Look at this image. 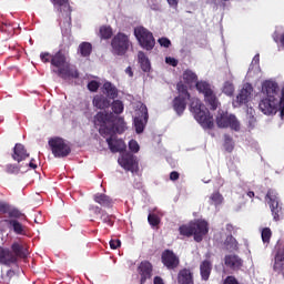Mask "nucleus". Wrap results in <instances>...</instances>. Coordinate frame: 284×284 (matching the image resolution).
Listing matches in <instances>:
<instances>
[{
    "label": "nucleus",
    "mask_w": 284,
    "mask_h": 284,
    "mask_svg": "<svg viewBox=\"0 0 284 284\" xmlns=\"http://www.w3.org/2000/svg\"><path fill=\"white\" fill-rule=\"evenodd\" d=\"M179 232L181 236H194V241H196V243H201L203 237H205L210 232V226L205 220H195L187 224L181 225L179 227Z\"/></svg>",
    "instance_id": "1"
},
{
    "label": "nucleus",
    "mask_w": 284,
    "mask_h": 284,
    "mask_svg": "<svg viewBox=\"0 0 284 284\" xmlns=\"http://www.w3.org/2000/svg\"><path fill=\"white\" fill-rule=\"evenodd\" d=\"M190 111L204 130H212L214 128V118H212L207 108L201 103V100L192 98Z\"/></svg>",
    "instance_id": "2"
},
{
    "label": "nucleus",
    "mask_w": 284,
    "mask_h": 284,
    "mask_svg": "<svg viewBox=\"0 0 284 284\" xmlns=\"http://www.w3.org/2000/svg\"><path fill=\"white\" fill-rule=\"evenodd\" d=\"M51 65L55 68L53 72L58 74V77H61V79H70V77L72 79H77V77H79V72L72 69V65H70V60L61 51L52 57Z\"/></svg>",
    "instance_id": "3"
},
{
    "label": "nucleus",
    "mask_w": 284,
    "mask_h": 284,
    "mask_svg": "<svg viewBox=\"0 0 284 284\" xmlns=\"http://www.w3.org/2000/svg\"><path fill=\"white\" fill-rule=\"evenodd\" d=\"M195 88L200 94H204V101L211 106V110H216L221 105L216 93H214V88L207 81H197Z\"/></svg>",
    "instance_id": "4"
},
{
    "label": "nucleus",
    "mask_w": 284,
    "mask_h": 284,
    "mask_svg": "<svg viewBox=\"0 0 284 284\" xmlns=\"http://www.w3.org/2000/svg\"><path fill=\"white\" fill-rule=\"evenodd\" d=\"M130 45L132 42L125 33L115 34L111 41L112 53L116 57H123L130 50Z\"/></svg>",
    "instance_id": "5"
},
{
    "label": "nucleus",
    "mask_w": 284,
    "mask_h": 284,
    "mask_svg": "<svg viewBox=\"0 0 284 284\" xmlns=\"http://www.w3.org/2000/svg\"><path fill=\"white\" fill-rule=\"evenodd\" d=\"M134 111V128L136 134H142L145 130V125H148V106L142 102H138L135 104Z\"/></svg>",
    "instance_id": "6"
},
{
    "label": "nucleus",
    "mask_w": 284,
    "mask_h": 284,
    "mask_svg": "<svg viewBox=\"0 0 284 284\" xmlns=\"http://www.w3.org/2000/svg\"><path fill=\"white\" fill-rule=\"evenodd\" d=\"M216 125L217 128H223V129L230 128L235 132H239V130H241V122H239V119H236V115L230 114L225 111L217 112Z\"/></svg>",
    "instance_id": "7"
},
{
    "label": "nucleus",
    "mask_w": 284,
    "mask_h": 284,
    "mask_svg": "<svg viewBox=\"0 0 284 284\" xmlns=\"http://www.w3.org/2000/svg\"><path fill=\"white\" fill-rule=\"evenodd\" d=\"M49 146L51 148V152L55 159H63L71 152L70 144L61 138L50 139Z\"/></svg>",
    "instance_id": "8"
},
{
    "label": "nucleus",
    "mask_w": 284,
    "mask_h": 284,
    "mask_svg": "<svg viewBox=\"0 0 284 284\" xmlns=\"http://www.w3.org/2000/svg\"><path fill=\"white\" fill-rule=\"evenodd\" d=\"M134 37L138 39L141 48H144V50H152V48H154V36L144 27H135Z\"/></svg>",
    "instance_id": "9"
},
{
    "label": "nucleus",
    "mask_w": 284,
    "mask_h": 284,
    "mask_svg": "<svg viewBox=\"0 0 284 284\" xmlns=\"http://www.w3.org/2000/svg\"><path fill=\"white\" fill-rule=\"evenodd\" d=\"M254 87H252V83H244L235 99H233V108H241V105H247V103L252 101Z\"/></svg>",
    "instance_id": "10"
},
{
    "label": "nucleus",
    "mask_w": 284,
    "mask_h": 284,
    "mask_svg": "<svg viewBox=\"0 0 284 284\" xmlns=\"http://www.w3.org/2000/svg\"><path fill=\"white\" fill-rule=\"evenodd\" d=\"M178 92L179 97L173 100V110L176 114H181L185 112V100L190 99V93L187 92V87L183 84V82L178 83Z\"/></svg>",
    "instance_id": "11"
},
{
    "label": "nucleus",
    "mask_w": 284,
    "mask_h": 284,
    "mask_svg": "<svg viewBox=\"0 0 284 284\" xmlns=\"http://www.w3.org/2000/svg\"><path fill=\"white\" fill-rule=\"evenodd\" d=\"M266 201L270 205L274 221H281L283 217V207L278 202V193H276L274 190H268L266 194Z\"/></svg>",
    "instance_id": "12"
},
{
    "label": "nucleus",
    "mask_w": 284,
    "mask_h": 284,
    "mask_svg": "<svg viewBox=\"0 0 284 284\" xmlns=\"http://www.w3.org/2000/svg\"><path fill=\"white\" fill-rule=\"evenodd\" d=\"M119 165L123 168V170H128V172H136L139 170V162H136V158L130 153H122L118 159Z\"/></svg>",
    "instance_id": "13"
},
{
    "label": "nucleus",
    "mask_w": 284,
    "mask_h": 284,
    "mask_svg": "<svg viewBox=\"0 0 284 284\" xmlns=\"http://www.w3.org/2000/svg\"><path fill=\"white\" fill-rule=\"evenodd\" d=\"M261 61V58L258 54H256L252 63L248 68V71L246 73L247 81H252V79H260L261 78V67L258 65V62Z\"/></svg>",
    "instance_id": "14"
},
{
    "label": "nucleus",
    "mask_w": 284,
    "mask_h": 284,
    "mask_svg": "<svg viewBox=\"0 0 284 284\" xmlns=\"http://www.w3.org/2000/svg\"><path fill=\"white\" fill-rule=\"evenodd\" d=\"M138 272L141 276L140 283L145 284L146 281H150V278H152V264L148 261L141 262L138 267Z\"/></svg>",
    "instance_id": "15"
},
{
    "label": "nucleus",
    "mask_w": 284,
    "mask_h": 284,
    "mask_svg": "<svg viewBox=\"0 0 284 284\" xmlns=\"http://www.w3.org/2000/svg\"><path fill=\"white\" fill-rule=\"evenodd\" d=\"M53 3L54 8L60 12H64L67 17V22L64 23V28H70V3L68 0H50Z\"/></svg>",
    "instance_id": "16"
},
{
    "label": "nucleus",
    "mask_w": 284,
    "mask_h": 284,
    "mask_svg": "<svg viewBox=\"0 0 284 284\" xmlns=\"http://www.w3.org/2000/svg\"><path fill=\"white\" fill-rule=\"evenodd\" d=\"M162 263L169 270H174V267L179 266V257L172 251H164L162 253Z\"/></svg>",
    "instance_id": "17"
},
{
    "label": "nucleus",
    "mask_w": 284,
    "mask_h": 284,
    "mask_svg": "<svg viewBox=\"0 0 284 284\" xmlns=\"http://www.w3.org/2000/svg\"><path fill=\"white\" fill-rule=\"evenodd\" d=\"M224 265L230 270H241L243 267V260L239 255L230 254L224 257Z\"/></svg>",
    "instance_id": "18"
},
{
    "label": "nucleus",
    "mask_w": 284,
    "mask_h": 284,
    "mask_svg": "<svg viewBox=\"0 0 284 284\" xmlns=\"http://www.w3.org/2000/svg\"><path fill=\"white\" fill-rule=\"evenodd\" d=\"M106 143L111 152H123V150H125V142H123V140L116 139V135L106 138Z\"/></svg>",
    "instance_id": "19"
},
{
    "label": "nucleus",
    "mask_w": 284,
    "mask_h": 284,
    "mask_svg": "<svg viewBox=\"0 0 284 284\" xmlns=\"http://www.w3.org/2000/svg\"><path fill=\"white\" fill-rule=\"evenodd\" d=\"M0 263L2 265H12L17 263V255L12 254V251L0 247Z\"/></svg>",
    "instance_id": "20"
},
{
    "label": "nucleus",
    "mask_w": 284,
    "mask_h": 284,
    "mask_svg": "<svg viewBox=\"0 0 284 284\" xmlns=\"http://www.w3.org/2000/svg\"><path fill=\"white\" fill-rule=\"evenodd\" d=\"M28 156H30V154L28 153V151H26V146H23V144H19V143L16 144V146L13 149V154H12L13 161L21 163V161H26V159H28Z\"/></svg>",
    "instance_id": "21"
},
{
    "label": "nucleus",
    "mask_w": 284,
    "mask_h": 284,
    "mask_svg": "<svg viewBox=\"0 0 284 284\" xmlns=\"http://www.w3.org/2000/svg\"><path fill=\"white\" fill-rule=\"evenodd\" d=\"M28 168L37 170V163H34V160H31L26 166L21 165L20 168L14 164H9L7 165V172H9V174H19V172H28Z\"/></svg>",
    "instance_id": "22"
},
{
    "label": "nucleus",
    "mask_w": 284,
    "mask_h": 284,
    "mask_svg": "<svg viewBox=\"0 0 284 284\" xmlns=\"http://www.w3.org/2000/svg\"><path fill=\"white\" fill-rule=\"evenodd\" d=\"M182 79L186 85L192 88V85L196 84L199 81V77L196 73L190 69L185 70L182 74Z\"/></svg>",
    "instance_id": "23"
},
{
    "label": "nucleus",
    "mask_w": 284,
    "mask_h": 284,
    "mask_svg": "<svg viewBox=\"0 0 284 284\" xmlns=\"http://www.w3.org/2000/svg\"><path fill=\"white\" fill-rule=\"evenodd\" d=\"M102 90L108 99L114 100L116 97H119V89H116L111 82H104Z\"/></svg>",
    "instance_id": "24"
},
{
    "label": "nucleus",
    "mask_w": 284,
    "mask_h": 284,
    "mask_svg": "<svg viewBox=\"0 0 284 284\" xmlns=\"http://www.w3.org/2000/svg\"><path fill=\"white\" fill-rule=\"evenodd\" d=\"M179 284H194V277L192 276V272L187 268L180 271L178 275Z\"/></svg>",
    "instance_id": "25"
},
{
    "label": "nucleus",
    "mask_w": 284,
    "mask_h": 284,
    "mask_svg": "<svg viewBox=\"0 0 284 284\" xmlns=\"http://www.w3.org/2000/svg\"><path fill=\"white\" fill-rule=\"evenodd\" d=\"M200 273L203 281H207V278H210V274H212V262H210V260H204L201 263Z\"/></svg>",
    "instance_id": "26"
},
{
    "label": "nucleus",
    "mask_w": 284,
    "mask_h": 284,
    "mask_svg": "<svg viewBox=\"0 0 284 284\" xmlns=\"http://www.w3.org/2000/svg\"><path fill=\"white\" fill-rule=\"evenodd\" d=\"M138 61L140 63L141 70L144 72H150L152 70V64L150 63V59H148V55L143 51H140L138 53Z\"/></svg>",
    "instance_id": "27"
},
{
    "label": "nucleus",
    "mask_w": 284,
    "mask_h": 284,
    "mask_svg": "<svg viewBox=\"0 0 284 284\" xmlns=\"http://www.w3.org/2000/svg\"><path fill=\"white\" fill-rule=\"evenodd\" d=\"M93 105L99 110H105L110 105V100L105 95L98 94L93 98Z\"/></svg>",
    "instance_id": "28"
},
{
    "label": "nucleus",
    "mask_w": 284,
    "mask_h": 284,
    "mask_svg": "<svg viewBox=\"0 0 284 284\" xmlns=\"http://www.w3.org/2000/svg\"><path fill=\"white\" fill-rule=\"evenodd\" d=\"M94 125L100 128V132H103L108 125V114H104L103 112H99L94 116Z\"/></svg>",
    "instance_id": "29"
},
{
    "label": "nucleus",
    "mask_w": 284,
    "mask_h": 284,
    "mask_svg": "<svg viewBox=\"0 0 284 284\" xmlns=\"http://www.w3.org/2000/svg\"><path fill=\"white\" fill-rule=\"evenodd\" d=\"M93 199L95 203H99L102 207H112V199L103 193L95 194Z\"/></svg>",
    "instance_id": "30"
},
{
    "label": "nucleus",
    "mask_w": 284,
    "mask_h": 284,
    "mask_svg": "<svg viewBox=\"0 0 284 284\" xmlns=\"http://www.w3.org/2000/svg\"><path fill=\"white\" fill-rule=\"evenodd\" d=\"M223 203V195L220 192L215 191L209 196V204L219 207Z\"/></svg>",
    "instance_id": "31"
},
{
    "label": "nucleus",
    "mask_w": 284,
    "mask_h": 284,
    "mask_svg": "<svg viewBox=\"0 0 284 284\" xmlns=\"http://www.w3.org/2000/svg\"><path fill=\"white\" fill-rule=\"evenodd\" d=\"M81 57H90L92 54V44L90 42H82L79 45Z\"/></svg>",
    "instance_id": "32"
},
{
    "label": "nucleus",
    "mask_w": 284,
    "mask_h": 284,
    "mask_svg": "<svg viewBox=\"0 0 284 284\" xmlns=\"http://www.w3.org/2000/svg\"><path fill=\"white\" fill-rule=\"evenodd\" d=\"M225 247L229 252H236L239 250V242L233 236H227L225 240Z\"/></svg>",
    "instance_id": "33"
},
{
    "label": "nucleus",
    "mask_w": 284,
    "mask_h": 284,
    "mask_svg": "<svg viewBox=\"0 0 284 284\" xmlns=\"http://www.w3.org/2000/svg\"><path fill=\"white\" fill-rule=\"evenodd\" d=\"M234 83L232 81H225L222 85V92L226 97H233L234 95Z\"/></svg>",
    "instance_id": "34"
},
{
    "label": "nucleus",
    "mask_w": 284,
    "mask_h": 284,
    "mask_svg": "<svg viewBox=\"0 0 284 284\" xmlns=\"http://www.w3.org/2000/svg\"><path fill=\"white\" fill-rule=\"evenodd\" d=\"M99 34L101 39H112V27L110 26H102L100 27Z\"/></svg>",
    "instance_id": "35"
},
{
    "label": "nucleus",
    "mask_w": 284,
    "mask_h": 284,
    "mask_svg": "<svg viewBox=\"0 0 284 284\" xmlns=\"http://www.w3.org/2000/svg\"><path fill=\"white\" fill-rule=\"evenodd\" d=\"M9 225L12 227L13 232H16V234H24L26 232V227H23V224L19 223V221L17 220H11L9 222Z\"/></svg>",
    "instance_id": "36"
},
{
    "label": "nucleus",
    "mask_w": 284,
    "mask_h": 284,
    "mask_svg": "<svg viewBox=\"0 0 284 284\" xmlns=\"http://www.w3.org/2000/svg\"><path fill=\"white\" fill-rule=\"evenodd\" d=\"M12 255L17 257L20 256V258H23L27 256L26 251H23V246L19 245V243L12 244Z\"/></svg>",
    "instance_id": "37"
},
{
    "label": "nucleus",
    "mask_w": 284,
    "mask_h": 284,
    "mask_svg": "<svg viewBox=\"0 0 284 284\" xmlns=\"http://www.w3.org/2000/svg\"><path fill=\"white\" fill-rule=\"evenodd\" d=\"M261 236H262L263 243L268 245L270 239H272V229L271 227L262 229Z\"/></svg>",
    "instance_id": "38"
},
{
    "label": "nucleus",
    "mask_w": 284,
    "mask_h": 284,
    "mask_svg": "<svg viewBox=\"0 0 284 284\" xmlns=\"http://www.w3.org/2000/svg\"><path fill=\"white\" fill-rule=\"evenodd\" d=\"M111 108H112V111L114 112V114H122V112L124 110V105L121 100L113 101L111 104Z\"/></svg>",
    "instance_id": "39"
},
{
    "label": "nucleus",
    "mask_w": 284,
    "mask_h": 284,
    "mask_svg": "<svg viewBox=\"0 0 284 284\" xmlns=\"http://www.w3.org/2000/svg\"><path fill=\"white\" fill-rule=\"evenodd\" d=\"M148 221L150 225L154 227L161 223V217H159V215H156L155 213H150L148 216Z\"/></svg>",
    "instance_id": "40"
},
{
    "label": "nucleus",
    "mask_w": 284,
    "mask_h": 284,
    "mask_svg": "<svg viewBox=\"0 0 284 284\" xmlns=\"http://www.w3.org/2000/svg\"><path fill=\"white\" fill-rule=\"evenodd\" d=\"M100 87L101 82H99L98 80H90L88 83V90L90 92H97V90H99Z\"/></svg>",
    "instance_id": "41"
},
{
    "label": "nucleus",
    "mask_w": 284,
    "mask_h": 284,
    "mask_svg": "<svg viewBox=\"0 0 284 284\" xmlns=\"http://www.w3.org/2000/svg\"><path fill=\"white\" fill-rule=\"evenodd\" d=\"M224 145H225L227 152H232V150H234V141L232 140V138L230 135L224 136Z\"/></svg>",
    "instance_id": "42"
},
{
    "label": "nucleus",
    "mask_w": 284,
    "mask_h": 284,
    "mask_svg": "<svg viewBox=\"0 0 284 284\" xmlns=\"http://www.w3.org/2000/svg\"><path fill=\"white\" fill-rule=\"evenodd\" d=\"M129 149L131 152H133V154H136V152L141 150V146L139 145V142H136L135 140H131L129 142Z\"/></svg>",
    "instance_id": "43"
},
{
    "label": "nucleus",
    "mask_w": 284,
    "mask_h": 284,
    "mask_svg": "<svg viewBox=\"0 0 284 284\" xmlns=\"http://www.w3.org/2000/svg\"><path fill=\"white\" fill-rule=\"evenodd\" d=\"M158 42L161 45V48H170V45H172V41H170V39L168 38H160Z\"/></svg>",
    "instance_id": "44"
},
{
    "label": "nucleus",
    "mask_w": 284,
    "mask_h": 284,
    "mask_svg": "<svg viewBox=\"0 0 284 284\" xmlns=\"http://www.w3.org/2000/svg\"><path fill=\"white\" fill-rule=\"evenodd\" d=\"M165 63H168V65H172V68H176L179 65V60L172 57H166Z\"/></svg>",
    "instance_id": "45"
},
{
    "label": "nucleus",
    "mask_w": 284,
    "mask_h": 284,
    "mask_svg": "<svg viewBox=\"0 0 284 284\" xmlns=\"http://www.w3.org/2000/svg\"><path fill=\"white\" fill-rule=\"evenodd\" d=\"M247 114H248V123L250 125H254V123H256V119L254 118V109H248L247 110Z\"/></svg>",
    "instance_id": "46"
},
{
    "label": "nucleus",
    "mask_w": 284,
    "mask_h": 284,
    "mask_svg": "<svg viewBox=\"0 0 284 284\" xmlns=\"http://www.w3.org/2000/svg\"><path fill=\"white\" fill-rule=\"evenodd\" d=\"M110 247L111 250H116L118 247H121V240H111Z\"/></svg>",
    "instance_id": "47"
},
{
    "label": "nucleus",
    "mask_w": 284,
    "mask_h": 284,
    "mask_svg": "<svg viewBox=\"0 0 284 284\" xmlns=\"http://www.w3.org/2000/svg\"><path fill=\"white\" fill-rule=\"evenodd\" d=\"M101 221H103V223H106L108 225H112V216L105 213L101 215Z\"/></svg>",
    "instance_id": "48"
},
{
    "label": "nucleus",
    "mask_w": 284,
    "mask_h": 284,
    "mask_svg": "<svg viewBox=\"0 0 284 284\" xmlns=\"http://www.w3.org/2000/svg\"><path fill=\"white\" fill-rule=\"evenodd\" d=\"M40 59H41V61H42L43 63L50 62V53H48V52L41 53V54H40Z\"/></svg>",
    "instance_id": "49"
},
{
    "label": "nucleus",
    "mask_w": 284,
    "mask_h": 284,
    "mask_svg": "<svg viewBox=\"0 0 284 284\" xmlns=\"http://www.w3.org/2000/svg\"><path fill=\"white\" fill-rule=\"evenodd\" d=\"M224 284H239V281H236V277L234 276H227L224 281Z\"/></svg>",
    "instance_id": "50"
},
{
    "label": "nucleus",
    "mask_w": 284,
    "mask_h": 284,
    "mask_svg": "<svg viewBox=\"0 0 284 284\" xmlns=\"http://www.w3.org/2000/svg\"><path fill=\"white\" fill-rule=\"evenodd\" d=\"M170 179L171 181H179V172H175V171L171 172Z\"/></svg>",
    "instance_id": "51"
},
{
    "label": "nucleus",
    "mask_w": 284,
    "mask_h": 284,
    "mask_svg": "<svg viewBox=\"0 0 284 284\" xmlns=\"http://www.w3.org/2000/svg\"><path fill=\"white\" fill-rule=\"evenodd\" d=\"M168 3L171 8H176V6H179V0H168Z\"/></svg>",
    "instance_id": "52"
},
{
    "label": "nucleus",
    "mask_w": 284,
    "mask_h": 284,
    "mask_svg": "<svg viewBox=\"0 0 284 284\" xmlns=\"http://www.w3.org/2000/svg\"><path fill=\"white\" fill-rule=\"evenodd\" d=\"M90 210L91 212H94V214H101V207L99 206H91Z\"/></svg>",
    "instance_id": "53"
},
{
    "label": "nucleus",
    "mask_w": 284,
    "mask_h": 284,
    "mask_svg": "<svg viewBox=\"0 0 284 284\" xmlns=\"http://www.w3.org/2000/svg\"><path fill=\"white\" fill-rule=\"evenodd\" d=\"M125 72H126V74H129V77H133L132 68L128 67V68L125 69Z\"/></svg>",
    "instance_id": "54"
},
{
    "label": "nucleus",
    "mask_w": 284,
    "mask_h": 284,
    "mask_svg": "<svg viewBox=\"0 0 284 284\" xmlns=\"http://www.w3.org/2000/svg\"><path fill=\"white\" fill-rule=\"evenodd\" d=\"M246 196H248V199H254V192L253 191H248L246 193Z\"/></svg>",
    "instance_id": "55"
},
{
    "label": "nucleus",
    "mask_w": 284,
    "mask_h": 284,
    "mask_svg": "<svg viewBox=\"0 0 284 284\" xmlns=\"http://www.w3.org/2000/svg\"><path fill=\"white\" fill-rule=\"evenodd\" d=\"M7 206L3 203H0V212H6Z\"/></svg>",
    "instance_id": "56"
},
{
    "label": "nucleus",
    "mask_w": 284,
    "mask_h": 284,
    "mask_svg": "<svg viewBox=\"0 0 284 284\" xmlns=\"http://www.w3.org/2000/svg\"><path fill=\"white\" fill-rule=\"evenodd\" d=\"M7 276H8L9 278H12V276H14V271H8V272H7Z\"/></svg>",
    "instance_id": "57"
},
{
    "label": "nucleus",
    "mask_w": 284,
    "mask_h": 284,
    "mask_svg": "<svg viewBox=\"0 0 284 284\" xmlns=\"http://www.w3.org/2000/svg\"><path fill=\"white\" fill-rule=\"evenodd\" d=\"M273 39L276 43H278V36L276 33L273 34Z\"/></svg>",
    "instance_id": "58"
},
{
    "label": "nucleus",
    "mask_w": 284,
    "mask_h": 284,
    "mask_svg": "<svg viewBox=\"0 0 284 284\" xmlns=\"http://www.w3.org/2000/svg\"><path fill=\"white\" fill-rule=\"evenodd\" d=\"M226 230H229V232H232V230H234V226L227 224V225H226Z\"/></svg>",
    "instance_id": "59"
},
{
    "label": "nucleus",
    "mask_w": 284,
    "mask_h": 284,
    "mask_svg": "<svg viewBox=\"0 0 284 284\" xmlns=\"http://www.w3.org/2000/svg\"><path fill=\"white\" fill-rule=\"evenodd\" d=\"M4 32H12V29H2Z\"/></svg>",
    "instance_id": "60"
},
{
    "label": "nucleus",
    "mask_w": 284,
    "mask_h": 284,
    "mask_svg": "<svg viewBox=\"0 0 284 284\" xmlns=\"http://www.w3.org/2000/svg\"><path fill=\"white\" fill-rule=\"evenodd\" d=\"M122 130H125V122L122 121Z\"/></svg>",
    "instance_id": "61"
},
{
    "label": "nucleus",
    "mask_w": 284,
    "mask_h": 284,
    "mask_svg": "<svg viewBox=\"0 0 284 284\" xmlns=\"http://www.w3.org/2000/svg\"><path fill=\"white\" fill-rule=\"evenodd\" d=\"M85 108H89V104H88V103H85Z\"/></svg>",
    "instance_id": "62"
},
{
    "label": "nucleus",
    "mask_w": 284,
    "mask_h": 284,
    "mask_svg": "<svg viewBox=\"0 0 284 284\" xmlns=\"http://www.w3.org/2000/svg\"><path fill=\"white\" fill-rule=\"evenodd\" d=\"M222 1H230V0H222Z\"/></svg>",
    "instance_id": "63"
}]
</instances>
